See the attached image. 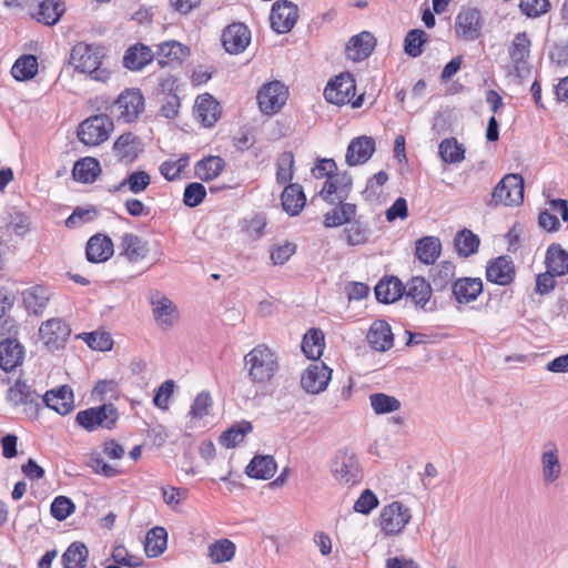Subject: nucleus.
Listing matches in <instances>:
<instances>
[{
    "label": "nucleus",
    "instance_id": "f257e3e1",
    "mask_svg": "<svg viewBox=\"0 0 568 568\" xmlns=\"http://www.w3.org/2000/svg\"><path fill=\"white\" fill-rule=\"evenodd\" d=\"M104 57L103 45L81 41L72 47L69 63L77 72L88 73L92 80L106 82L111 73L101 67Z\"/></svg>",
    "mask_w": 568,
    "mask_h": 568
},
{
    "label": "nucleus",
    "instance_id": "f03ea898",
    "mask_svg": "<svg viewBox=\"0 0 568 568\" xmlns=\"http://www.w3.org/2000/svg\"><path fill=\"white\" fill-rule=\"evenodd\" d=\"M244 363L248 368V378L254 384L268 383L280 368L276 354L263 344L247 353Z\"/></svg>",
    "mask_w": 568,
    "mask_h": 568
},
{
    "label": "nucleus",
    "instance_id": "7ed1b4c3",
    "mask_svg": "<svg viewBox=\"0 0 568 568\" xmlns=\"http://www.w3.org/2000/svg\"><path fill=\"white\" fill-rule=\"evenodd\" d=\"M119 417L118 408L112 403H104L78 412L75 423L87 432H94L98 428L112 430L115 428Z\"/></svg>",
    "mask_w": 568,
    "mask_h": 568
},
{
    "label": "nucleus",
    "instance_id": "20e7f679",
    "mask_svg": "<svg viewBox=\"0 0 568 568\" xmlns=\"http://www.w3.org/2000/svg\"><path fill=\"white\" fill-rule=\"evenodd\" d=\"M331 473L339 484L347 486L357 485L363 478L358 457L348 448L336 450L331 462Z\"/></svg>",
    "mask_w": 568,
    "mask_h": 568
},
{
    "label": "nucleus",
    "instance_id": "39448f33",
    "mask_svg": "<svg viewBox=\"0 0 568 568\" xmlns=\"http://www.w3.org/2000/svg\"><path fill=\"white\" fill-rule=\"evenodd\" d=\"M356 82L354 77L346 72L336 75L324 89V97L327 102L336 105L352 103L353 108H359L363 104L364 95L355 98Z\"/></svg>",
    "mask_w": 568,
    "mask_h": 568
},
{
    "label": "nucleus",
    "instance_id": "423d86ee",
    "mask_svg": "<svg viewBox=\"0 0 568 568\" xmlns=\"http://www.w3.org/2000/svg\"><path fill=\"white\" fill-rule=\"evenodd\" d=\"M113 129L114 123L112 118L108 114L100 113L82 121L79 124L77 135L83 144L95 146L106 141Z\"/></svg>",
    "mask_w": 568,
    "mask_h": 568
},
{
    "label": "nucleus",
    "instance_id": "0eeeda50",
    "mask_svg": "<svg viewBox=\"0 0 568 568\" xmlns=\"http://www.w3.org/2000/svg\"><path fill=\"white\" fill-rule=\"evenodd\" d=\"M7 402L13 406H23L26 415L31 419L39 417L41 409L40 395L26 381L17 379L7 390Z\"/></svg>",
    "mask_w": 568,
    "mask_h": 568
},
{
    "label": "nucleus",
    "instance_id": "6e6552de",
    "mask_svg": "<svg viewBox=\"0 0 568 568\" xmlns=\"http://www.w3.org/2000/svg\"><path fill=\"white\" fill-rule=\"evenodd\" d=\"M496 204L507 206L519 205L524 201V179L520 174H506L494 187L491 193Z\"/></svg>",
    "mask_w": 568,
    "mask_h": 568
},
{
    "label": "nucleus",
    "instance_id": "1a4fd4ad",
    "mask_svg": "<svg viewBox=\"0 0 568 568\" xmlns=\"http://www.w3.org/2000/svg\"><path fill=\"white\" fill-rule=\"evenodd\" d=\"M412 518L410 509L400 501L383 507L379 514L381 530L387 536L400 534Z\"/></svg>",
    "mask_w": 568,
    "mask_h": 568
},
{
    "label": "nucleus",
    "instance_id": "9d476101",
    "mask_svg": "<svg viewBox=\"0 0 568 568\" xmlns=\"http://www.w3.org/2000/svg\"><path fill=\"white\" fill-rule=\"evenodd\" d=\"M144 97L140 89H125L113 103V108L118 111V120L123 123L134 122L144 111Z\"/></svg>",
    "mask_w": 568,
    "mask_h": 568
},
{
    "label": "nucleus",
    "instance_id": "9b49d317",
    "mask_svg": "<svg viewBox=\"0 0 568 568\" xmlns=\"http://www.w3.org/2000/svg\"><path fill=\"white\" fill-rule=\"evenodd\" d=\"M287 88L280 81L264 83L257 92L258 108L263 114H276L286 103Z\"/></svg>",
    "mask_w": 568,
    "mask_h": 568
},
{
    "label": "nucleus",
    "instance_id": "f8f14e48",
    "mask_svg": "<svg viewBox=\"0 0 568 568\" xmlns=\"http://www.w3.org/2000/svg\"><path fill=\"white\" fill-rule=\"evenodd\" d=\"M484 20L477 8L462 7L455 19V33L465 41H475L481 34Z\"/></svg>",
    "mask_w": 568,
    "mask_h": 568
},
{
    "label": "nucleus",
    "instance_id": "ddd939ff",
    "mask_svg": "<svg viewBox=\"0 0 568 568\" xmlns=\"http://www.w3.org/2000/svg\"><path fill=\"white\" fill-rule=\"evenodd\" d=\"M71 334L69 324L61 318H50L39 328V335L49 352L63 348Z\"/></svg>",
    "mask_w": 568,
    "mask_h": 568
},
{
    "label": "nucleus",
    "instance_id": "4468645a",
    "mask_svg": "<svg viewBox=\"0 0 568 568\" xmlns=\"http://www.w3.org/2000/svg\"><path fill=\"white\" fill-rule=\"evenodd\" d=\"M298 19V7L288 0L273 3L270 14L271 28L278 34L288 33Z\"/></svg>",
    "mask_w": 568,
    "mask_h": 568
},
{
    "label": "nucleus",
    "instance_id": "2eb2a0df",
    "mask_svg": "<svg viewBox=\"0 0 568 568\" xmlns=\"http://www.w3.org/2000/svg\"><path fill=\"white\" fill-rule=\"evenodd\" d=\"M432 285L423 276H413L405 286V295L420 310L434 312L438 308L436 298L432 300Z\"/></svg>",
    "mask_w": 568,
    "mask_h": 568
},
{
    "label": "nucleus",
    "instance_id": "dca6fc26",
    "mask_svg": "<svg viewBox=\"0 0 568 568\" xmlns=\"http://www.w3.org/2000/svg\"><path fill=\"white\" fill-rule=\"evenodd\" d=\"M112 151L118 162L129 165L134 163L144 152V143L133 132H124L114 141Z\"/></svg>",
    "mask_w": 568,
    "mask_h": 568
},
{
    "label": "nucleus",
    "instance_id": "f3484780",
    "mask_svg": "<svg viewBox=\"0 0 568 568\" xmlns=\"http://www.w3.org/2000/svg\"><path fill=\"white\" fill-rule=\"evenodd\" d=\"M515 276V264L508 255L493 258L486 266V278L494 284L507 286L514 282Z\"/></svg>",
    "mask_w": 568,
    "mask_h": 568
},
{
    "label": "nucleus",
    "instance_id": "a211bd4d",
    "mask_svg": "<svg viewBox=\"0 0 568 568\" xmlns=\"http://www.w3.org/2000/svg\"><path fill=\"white\" fill-rule=\"evenodd\" d=\"M42 405L62 416L68 415L74 408L72 388L69 385H61L58 388L47 390L41 399Z\"/></svg>",
    "mask_w": 568,
    "mask_h": 568
},
{
    "label": "nucleus",
    "instance_id": "6ab92c4d",
    "mask_svg": "<svg viewBox=\"0 0 568 568\" xmlns=\"http://www.w3.org/2000/svg\"><path fill=\"white\" fill-rule=\"evenodd\" d=\"M251 42V31L246 24L234 22L227 26L222 33V43L226 52L239 54L243 52Z\"/></svg>",
    "mask_w": 568,
    "mask_h": 568
},
{
    "label": "nucleus",
    "instance_id": "aec40b11",
    "mask_svg": "<svg viewBox=\"0 0 568 568\" xmlns=\"http://www.w3.org/2000/svg\"><path fill=\"white\" fill-rule=\"evenodd\" d=\"M332 369L324 363L310 364L301 377V386L306 393L318 394L326 389Z\"/></svg>",
    "mask_w": 568,
    "mask_h": 568
},
{
    "label": "nucleus",
    "instance_id": "412c9836",
    "mask_svg": "<svg viewBox=\"0 0 568 568\" xmlns=\"http://www.w3.org/2000/svg\"><path fill=\"white\" fill-rule=\"evenodd\" d=\"M484 284L480 277H459L452 283L450 298L458 304H469L483 293Z\"/></svg>",
    "mask_w": 568,
    "mask_h": 568
},
{
    "label": "nucleus",
    "instance_id": "4be33fe9",
    "mask_svg": "<svg viewBox=\"0 0 568 568\" xmlns=\"http://www.w3.org/2000/svg\"><path fill=\"white\" fill-rule=\"evenodd\" d=\"M376 143L372 136L361 135L351 140L345 155L348 166L366 163L375 153Z\"/></svg>",
    "mask_w": 568,
    "mask_h": 568
},
{
    "label": "nucleus",
    "instance_id": "5701e85b",
    "mask_svg": "<svg viewBox=\"0 0 568 568\" xmlns=\"http://www.w3.org/2000/svg\"><path fill=\"white\" fill-rule=\"evenodd\" d=\"M375 47L376 38L369 31H362L347 41L345 53L349 60L361 62L373 53Z\"/></svg>",
    "mask_w": 568,
    "mask_h": 568
},
{
    "label": "nucleus",
    "instance_id": "b1692460",
    "mask_svg": "<svg viewBox=\"0 0 568 568\" xmlns=\"http://www.w3.org/2000/svg\"><path fill=\"white\" fill-rule=\"evenodd\" d=\"M114 244L110 236L101 233L92 235L85 246V256L90 263H104L112 257Z\"/></svg>",
    "mask_w": 568,
    "mask_h": 568
},
{
    "label": "nucleus",
    "instance_id": "393cba45",
    "mask_svg": "<svg viewBox=\"0 0 568 568\" xmlns=\"http://www.w3.org/2000/svg\"><path fill=\"white\" fill-rule=\"evenodd\" d=\"M190 54V49L178 41H165L158 45L154 55L160 67L181 65Z\"/></svg>",
    "mask_w": 568,
    "mask_h": 568
},
{
    "label": "nucleus",
    "instance_id": "a878e982",
    "mask_svg": "<svg viewBox=\"0 0 568 568\" xmlns=\"http://www.w3.org/2000/svg\"><path fill=\"white\" fill-rule=\"evenodd\" d=\"M375 297L379 303L390 304L398 301L405 293V285L394 275L382 277L376 284Z\"/></svg>",
    "mask_w": 568,
    "mask_h": 568
},
{
    "label": "nucleus",
    "instance_id": "bb28decb",
    "mask_svg": "<svg viewBox=\"0 0 568 568\" xmlns=\"http://www.w3.org/2000/svg\"><path fill=\"white\" fill-rule=\"evenodd\" d=\"M24 356V348L17 338L8 337L0 342V368L11 372L19 366Z\"/></svg>",
    "mask_w": 568,
    "mask_h": 568
},
{
    "label": "nucleus",
    "instance_id": "cd10ccee",
    "mask_svg": "<svg viewBox=\"0 0 568 568\" xmlns=\"http://www.w3.org/2000/svg\"><path fill=\"white\" fill-rule=\"evenodd\" d=\"M356 204L348 203L344 199L337 200L334 207L324 214L323 224L326 229H334L345 225L356 216Z\"/></svg>",
    "mask_w": 568,
    "mask_h": 568
},
{
    "label": "nucleus",
    "instance_id": "c85d7f7f",
    "mask_svg": "<svg viewBox=\"0 0 568 568\" xmlns=\"http://www.w3.org/2000/svg\"><path fill=\"white\" fill-rule=\"evenodd\" d=\"M367 341L375 351L386 352L390 349L394 344L390 325L383 320L375 321L367 333Z\"/></svg>",
    "mask_w": 568,
    "mask_h": 568
},
{
    "label": "nucleus",
    "instance_id": "c756f323",
    "mask_svg": "<svg viewBox=\"0 0 568 568\" xmlns=\"http://www.w3.org/2000/svg\"><path fill=\"white\" fill-rule=\"evenodd\" d=\"M542 480L545 484H552L561 475V465L558 456V448L555 443L545 444V450L541 454Z\"/></svg>",
    "mask_w": 568,
    "mask_h": 568
},
{
    "label": "nucleus",
    "instance_id": "7c9ffc66",
    "mask_svg": "<svg viewBox=\"0 0 568 568\" xmlns=\"http://www.w3.org/2000/svg\"><path fill=\"white\" fill-rule=\"evenodd\" d=\"M194 109L205 128H212L221 116L220 103L209 93L196 98Z\"/></svg>",
    "mask_w": 568,
    "mask_h": 568
},
{
    "label": "nucleus",
    "instance_id": "2f4dec72",
    "mask_svg": "<svg viewBox=\"0 0 568 568\" xmlns=\"http://www.w3.org/2000/svg\"><path fill=\"white\" fill-rule=\"evenodd\" d=\"M281 202L283 210L290 216L298 215L306 204V195L302 185L288 183L281 194Z\"/></svg>",
    "mask_w": 568,
    "mask_h": 568
},
{
    "label": "nucleus",
    "instance_id": "473e14b6",
    "mask_svg": "<svg viewBox=\"0 0 568 568\" xmlns=\"http://www.w3.org/2000/svg\"><path fill=\"white\" fill-rule=\"evenodd\" d=\"M277 469V464L272 455L254 456L245 468L250 478L267 480L272 478Z\"/></svg>",
    "mask_w": 568,
    "mask_h": 568
},
{
    "label": "nucleus",
    "instance_id": "72a5a7b5",
    "mask_svg": "<svg viewBox=\"0 0 568 568\" xmlns=\"http://www.w3.org/2000/svg\"><path fill=\"white\" fill-rule=\"evenodd\" d=\"M154 53L143 44L135 43L126 49L123 55V67L131 71H139L152 62Z\"/></svg>",
    "mask_w": 568,
    "mask_h": 568
},
{
    "label": "nucleus",
    "instance_id": "f704fd0d",
    "mask_svg": "<svg viewBox=\"0 0 568 568\" xmlns=\"http://www.w3.org/2000/svg\"><path fill=\"white\" fill-rule=\"evenodd\" d=\"M456 266L450 261H443L429 270V283L434 292H443L455 281Z\"/></svg>",
    "mask_w": 568,
    "mask_h": 568
},
{
    "label": "nucleus",
    "instance_id": "c9c22d12",
    "mask_svg": "<svg viewBox=\"0 0 568 568\" xmlns=\"http://www.w3.org/2000/svg\"><path fill=\"white\" fill-rule=\"evenodd\" d=\"M101 173L100 162L95 158L87 156L74 162L72 176L75 181L91 184Z\"/></svg>",
    "mask_w": 568,
    "mask_h": 568
},
{
    "label": "nucleus",
    "instance_id": "e433bc0d",
    "mask_svg": "<svg viewBox=\"0 0 568 568\" xmlns=\"http://www.w3.org/2000/svg\"><path fill=\"white\" fill-rule=\"evenodd\" d=\"M64 11L65 6L62 0H42L38 4L37 13H32V17L45 26H54Z\"/></svg>",
    "mask_w": 568,
    "mask_h": 568
},
{
    "label": "nucleus",
    "instance_id": "4c0bfd02",
    "mask_svg": "<svg viewBox=\"0 0 568 568\" xmlns=\"http://www.w3.org/2000/svg\"><path fill=\"white\" fill-rule=\"evenodd\" d=\"M120 255L125 256L130 262L136 263L143 260L148 253V244L140 236L133 233H125L121 237Z\"/></svg>",
    "mask_w": 568,
    "mask_h": 568
},
{
    "label": "nucleus",
    "instance_id": "58836bf2",
    "mask_svg": "<svg viewBox=\"0 0 568 568\" xmlns=\"http://www.w3.org/2000/svg\"><path fill=\"white\" fill-rule=\"evenodd\" d=\"M225 168V161L219 155H210L197 161L194 165L195 176L204 182L217 178Z\"/></svg>",
    "mask_w": 568,
    "mask_h": 568
},
{
    "label": "nucleus",
    "instance_id": "ea45409f",
    "mask_svg": "<svg viewBox=\"0 0 568 568\" xmlns=\"http://www.w3.org/2000/svg\"><path fill=\"white\" fill-rule=\"evenodd\" d=\"M168 531L164 527L155 526L145 536L144 551L148 558H156L166 549Z\"/></svg>",
    "mask_w": 568,
    "mask_h": 568
},
{
    "label": "nucleus",
    "instance_id": "a19ab883",
    "mask_svg": "<svg viewBox=\"0 0 568 568\" xmlns=\"http://www.w3.org/2000/svg\"><path fill=\"white\" fill-rule=\"evenodd\" d=\"M546 268L557 276H562L568 273V252L559 244L552 243L547 248Z\"/></svg>",
    "mask_w": 568,
    "mask_h": 568
},
{
    "label": "nucleus",
    "instance_id": "79ce46f5",
    "mask_svg": "<svg viewBox=\"0 0 568 568\" xmlns=\"http://www.w3.org/2000/svg\"><path fill=\"white\" fill-rule=\"evenodd\" d=\"M442 253L440 240L436 236H424L416 242V257L426 265H432Z\"/></svg>",
    "mask_w": 568,
    "mask_h": 568
},
{
    "label": "nucleus",
    "instance_id": "37998d69",
    "mask_svg": "<svg viewBox=\"0 0 568 568\" xmlns=\"http://www.w3.org/2000/svg\"><path fill=\"white\" fill-rule=\"evenodd\" d=\"M324 333L321 328H310L302 341V351L308 359H318L324 351Z\"/></svg>",
    "mask_w": 568,
    "mask_h": 568
},
{
    "label": "nucleus",
    "instance_id": "c03bdc74",
    "mask_svg": "<svg viewBox=\"0 0 568 568\" xmlns=\"http://www.w3.org/2000/svg\"><path fill=\"white\" fill-rule=\"evenodd\" d=\"M151 184V176L146 171L136 170L126 175L118 185L110 189V192H119L128 189L134 194H139L148 189Z\"/></svg>",
    "mask_w": 568,
    "mask_h": 568
},
{
    "label": "nucleus",
    "instance_id": "a18cd8bd",
    "mask_svg": "<svg viewBox=\"0 0 568 568\" xmlns=\"http://www.w3.org/2000/svg\"><path fill=\"white\" fill-rule=\"evenodd\" d=\"M252 430L253 426L251 422H237L220 435L219 442L222 446L226 448H234L239 444H241L244 440L245 436Z\"/></svg>",
    "mask_w": 568,
    "mask_h": 568
},
{
    "label": "nucleus",
    "instance_id": "49530a36",
    "mask_svg": "<svg viewBox=\"0 0 568 568\" xmlns=\"http://www.w3.org/2000/svg\"><path fill=\"white\" fill-rule=\"evenodd\" d=\"M479 236L468 229L458 231L454 237V246L460 257H469L478 252Z\"/></svg>",
    "mask_w": 568,
    "mask_h": 568
},
{
    "label": "nucleus",
    "instance_id": "de8ad7c7",
    "mask_svg": "<svg viewBox=\"0 0 568 568\" xmlns=\"http://www.w3.org/2000/svg\"><path fill=\"white\" fill-rule=\"evenodd\" d=\"M88 557V547L81 541H74L63 552L61 561L64 568H85Z\"/></svg>",
    "mask_w": 568,
    "mask_h": 568
},
{
    "label": "nucleus",
    "instance_id": "09e8293b",
    "mask_svg": "<svg viewBox=\"0 0 568 568\" xmlns=\"http://www.w3.org/2000/svg\"><path fill=\"white\" fill-rule=\"evenodd\" d=\"M38 59L33 54H23L16 60L11 74L17 81H28L38 73Z\"/></svg>",
    "mask_w": 568,
    "mask_h": 568
},
{
    "label": "nucleus",
    "instance_id": "8fccbe9b",
    "mask_svg": "<svg viewBox=\"0 0 568 568\" xmlns=\"http://www.w3.org/2000/svg\"><path fill=\"white\" fill-rule=\"evenodd\" d=\"M343 235L346 243L351 246L363 245L368 242L371 230L367 223L356 220H351L343 230Z\"/></svg>",
    "mask_w": 568,
    "mask_h": 568
},
{
    "label": "nucleus",
    "instance_id": "3c124183",
    "mask_svg": "<svg viewBox=\"0 0 568 568\" xmlns=\"http://www.w3.org/2000/svg\"><path fill=\"white\" fill-rule=\"evenodd\" d=\"M26 308L34 314L41 313L49 302V294L45 287L37 285L22 293Z\"/></svg>",
    "mask_w": 568,
    "mask_h": 568
},
{
    "label": "nucleus",
    "instance_id": "603ef678",
    "mask_svg": "<svg viewBox=\"0 0 568 568\" xmlns=\"http://www.w3.org/2000/svg\"><path fill=\"white\" fill-rule=\"evenodd\" d=\"M235 544L230 539L223 538L212 542L209 546V557L214 564L231 561L235 555Z\"/></svg>",
    "mask_w": 568,
    "mask_h": 568
},
{
    "label": "nucleus",
    "instance_id": "864d4df0",
    "mask_svg": "<svg viewBox=\"0 0 568 568\" xmlns=\"http://www.w3.org/2000/svg\"><path fill=\"white\" fill-rule=\"evenodd\" d=\"M531 42L526 32H519L515 36L511 45L508 49L511 61L519 65L525 63L530 54Z\"/></svg>",
    "mask_w": 568,
    "mask_h": 568
},
{
    "label": "nucleus",
    "instance_id": "5fc2aeb1",
    "mask_svg": "<svg viewBox=\"0 0 568 568\" xmlns=\"http://www.w3.org/2000/svg\"><path fill=\"white\" fill-rule=\"evenodd\" d=\"M439 155L446 163L453 164L465 159V148L455 138L444 139L438 146Z\"/></svg>",
    "mask_w": 568,
    "mask_h": 568
},
{
    "label": "nucleus",
    "instance_id": "6e6d98bb",
    "mask_svg": "<svg viewBox=\"0 0 568 568\" xmlns=\"http://www.w3.org/2000/svg\"><path fill=\"white\" fill-rule=\"evenodd\" d=\"M427 42V33L422 29H412L404 39V51L410 58H418Z\"/></svg>",
    "mask_w": 568,
    "mask_h": 568
},
{
    "label": "nucleus",
    "instance_id": "4d7b16f0",
    "mask_svg": "<svg viewBox=\"0 0 568 568\" xmlns=\"http://www.w3.org/2000/svg\"><path fill=\"white\" fill-rule=\"evenodd\" d=\"M369 403L377 415L389 414L400 408V402L385 393H374L369 396Z\"/></svg>",
    "mask_w": 568,
    "mask_h": 568
},
{
    "label": "nucleus",
    "instance_id": "13d9d810",
    "mask_svg": "<svg viewBox=\"0 0 568 568\" xmlns=\"http://www.w3.org/2000/svg\"><path fill=\"white\" fill-rule=\"evenodd\" d=\"M98 216L99 212L94 205H90L88 207L77 206L67 217L65 226L69 229H75L94 221Z\"/></svg>",
    "mask_w": 568,
    "mask_h": 568
},
{
    "label": "nucleus",
    "instance_id": "bf43d9fd",
    "mask_svg": "<svg viewBox=\"0 0 568 568\" xmlns=\"http://www.w3.org/2000/svg\"><path fill=\"white\" fill-rule=\"evenodd\" d=\"M78 337L82 338L93 351L105 352L110 351L113 346V339L106 332L82 333Z\"/></svg>",
    "mask_w": 568,
    "mask_h": 568
},
{
    "label": "nucleus",
    "instance_id": "052dcab7",
    "mask_svg": "<svg viewBox=\"0 0 568 568\" xmlns=\"http://www.w3.org/2000/svg\"><path fill=\"white\" fill-rule=\"evenodd\" d=\"M75 511V505L71 498L67 496H57L50 506L51 516L59 520H65Z\"/></svg>",
    "mask_w": 568,
    "mask_h": 568
},
{
    "label": "nucleus",
    "instance_id": "680f3d73",
    "mask_svg": "<svg viewBox=\"0 0 568 568\" xmlns=\"http://www.w3.org/2000/svg\"><path fill=\"white\" fill-rule=\"evenodd\" d=\"M87 465L92 469L94 474L104 476L106 478H113L120 475V470L105 463L99 452L90 453Z\"/></svg>",
    "mask_w": 568,
    "mask_h": 568
},
{
    "label": "nucleus",
    "instance_id": "e2e57ef3",
    "mask_svg": "<svg viewBox=\"0 0 568 568\" xmlns=\"http://www.w3.org/2000/svg\"><path fill=\"white\" fill-rule=\"evenodd\" d=\"M297 250V245L293 242L286 241L283 244H274L270 248V258L273 265L285 264Z\"/></svg>",
    "mask_w": 568,
    "mask_h": 568
},
{
    "label": "nucleus",
    "instance_id": "0e129e2a",
    "mask_svg": "<svg viewBox=\"0 0 568 568\" xmlns=\"http://www.w3.org/2000/svg\"><path fill=\"white\" fill-rule=\"evenodd\" d=\"M206 196L205 186L200 182L189 183L183 193V203L187 207H196Z\"/></svg>",
    "mask_w": 568,
    "mask_h": 568
},
{
    "label": "nucleus",
    "instance_id": "69168bd1",
    "mask_svg": "<svg viewBox=\"0 0 568 568\" xmlns=\"http://www.w3.org/2000/svg\"><path fill=\"white\" fill-rule=\"evenodd\" d=\"M520 11L528 18H538L550 9L549 0H520Z\"/></svg>",
    "mask_w": 568,
    "mask_h": 568
},
{
    "label": "nucleus",
    "instance_id": "338daca9",
    "mask_svg": "<svg viewBox=\"0 0 568 568\" xmlns=\"http://www.w3.org/2000/svg\"><path fill=\"white\" fill-rule=\"evenodd\" d=\"M378 504L379 500L376 494L371 489H365L355 501L353 509L356 513L368 515L378 506Z\"/></svg>",
    "mask_w": 568,
    "mask_h": 568
},
{
    "label": "nucleus",
    "instance_id": "774afa93",
    "mask_svg": "<svg viewBox=\"0 0 568 568\" xmlns=\"http://www.w3.org/2000/svg\"><path fill=\"white\" fill-rule=\"evenodd\" d=\"M213 404L212 397L209 392H201L194 398L190 414L193 418L202 419L209 415V410Z\"/></svg>",
    "mask_w": 568,
    "mask_h": 568
}]
</instances>
